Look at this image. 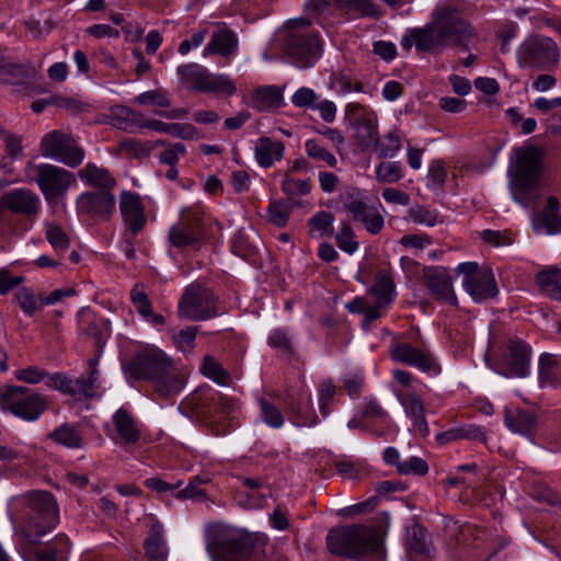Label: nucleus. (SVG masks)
I'll return each mask as SVG.
<instances>
[{"instance_id": "30", "label": "nucleus", "mask_w": 561, "mask_h": 561, "mask_svg": "<svg viewBox=\"0 0 561 561\" xmlns=\"http://www.w3.org/2000/svg\"><path fill=\"white\" fill-rule=\"evenodd\" d=\"M214 561H241L248 554L245 542L240 538H229L215 542L208 548Z\"/></svg>"}, {"instance_id": "34", "label": "nucleus", "mask_w": 561, "mask_h": 561, "mask_svg": "<svg viewBox=\"0 0 561 561\" xmlns=\"http://www.w3.org/2000/svg\"><path fill=\"white\" fill-rule=\"evenodd\" d=\"M238 48V38L236 34L229 30H220L211 35L209 43L204 48L203 55L217 54L228 57L236 53Z\"/></svg>"}, {"instance_id": "18", "label": "nucleus", "mask_w": 561, "mask_h": 561, "mask_svg": "<svg viewBox=\"0 0 561 561\" xmlns=\"http://www.w3.org/2000/svg\"><path fill=\"white\" fill-rule=\"evenodd\" d=\"M404 547L409 561H424L432 556L431 536L426 528L415 520L405 527Z\"/></svg>"}, {"instance_id": "16", "label": "nucleus", "mask_w": 561, "mask_h": 561, "mask_svg": "<svg viewBox=\"0 0 561 561\" xmlns=\"http://www.w3.org/2000/svg\"><path fill=\"white\" fill-rule=\"evenodd\" d=\"M390 354L393 360L415 367L423 373L437 375L440 371L439 364L430 352L409 343L397 344Z\"/></svg>"}, {"instance_id": "9", "label": "nucleus", "mask_w": 561, "mask_h": 561, "mask_svg": "<svg viewBox=\"0 0 561 561\" xmlns=\"http://www.w3.org/2000/svg\"><path fill=\"white\" fill-rule=\"evenodd\" d=\"M217 302L210 288L193 282L185 287L178 304V312L188 321H206L218 316Z\"/></svg>"}, {"instance_id": "32", "label": "nucleus", "mask_w": 561, "mask_h": 561, "mask_svg": "<svg viewBox=\"0 0 561 561\" xmlns=\"http://www.w3.org/2000/svg\"><path fill=\"white\" fill-rule=\"evenodd\" d=\"M284 151L283 142L270 137H261L254 147L255 160L262 168H271L275 162L280 161Z\"/></svg>"}, {"instance_id": "26", "label": "nucleus", "mask_w": 561, "mask_h": 561, "mask_svg": "<svg viewBox=\"0 0 561 561\" xmlns=\"http://www.w3.org/2000/svg\"><path fill=\"white\" fill-rule=\"evenodd\" d=\"M559 209V199L556 196H549L543 209L538 211L533 218L535 231L543 230L548 234L561 233V215Z\"/></svg>"}, {"instance_id": "41", "label": "nucleus", "mask_w": 561, "mask_h": 561, "mask_svg": "<svg viewBox=\"0 0 561 561\" xmlns=\"http://www.w3.org/2000/svg\"><path fill=\"white\" fill-rule=\"evenodd\" d=\"M112 125L127 133H138L146 128L142 115L128 107H119L112 115Z\"/></svg>"}, {"instance_id": "17", "label": "nucleus", "mask_w": 561, "mask_h": 561, "mask_svg": "<svg viewBox=\"0 0 561 561\" xmlns=\"http://www.w3.org/2000/svg\"><path fill=\"white\" fill-rule=\"evenodd\" d=\"M119 211L133 237L137 236L147 224L145 206L136 193L123 191L119 194Z\"/></svg>"}, {"instance_id": "5", "label": "nucleus", "mask_w": 561, "mask_h": 561, "mask_svg": "<svg viewBox=\"0 0 561 561\" xmlns=\"http://www.w3.org/2000/svg\"><path fill=\"white\" fill-rule=\"evenodd\" d=\"M433 20L444 47L454 45L467 49L469 42L476 36L473 26L462 19L460 9L450 0L435 8Z\"/></svg>"}, {"instance_id": "4", "label": "nucleus", "mask_w": 561, "mask_h": 561, "mask_svg": "<svg viewBox=\"0 0 561 561\" xmlns=\"http://www.w3.org/2000/svg\"><path fill=\"white\" fill-rule=\"evenodd\" d=\"M543 154V149L536 146H526L517 154L510 186L514 201L525 207L528 205L526 195L536 187L540 179Z\"/></svg>"}, {"instance_id": "11", "label": "nucleus", "mask_w": 561, "mask_h": 561, "mask_svg": "<svg viewBox=\"0 0 561 561\" xmlns=\"http://www.w3.org/2000/svg\"><path fill=\"white\" fill-rule=\"evenodd\" d=\"M230 401L210 387H201L187 396L180 410L187 416L201 421L209 419L214 412L228 413Z\"/></svg>"}, {"instance_id": "40", "label": "nucleus", "mask_w": 561, "mask_h": 561, "mask_svg": "<svg viewBox=\"0 0 561 561\" xmlns=\"http://www.w3.org/2000/svg\"><path fill=\"white\" fill-rule=\"evenodd\" d=\"M54 443L70 449H79L83 446V439L77 426L64 423L47 435Z\"/></svg>"}, {"instance_id": "35", "label": "nucleus", "mask_w": 561, "mask_h": 561, "mask_svg": "<svg viewBox=\"0 0 561 561\" xmlns=\"http://www.w3.org/2000/svg\"><path fill=\"white\" fill-rule=\"evenodd\" d=\"M207 71L206 67L196 62L182 65L176 69L179 83L184 88L201 93Z\"/></svg>"}, {"instance_id": "8", "label": "nucleus", "mask_w": 561, "mask_h": 561, "mask_svg": "<svg viewBox=\"0 0 561 561\" xmlns=\"http://www.w3.org/2000/svg\"><path fill=\"white\" fill-rule=\"evenodd\" d=\"M0 404L16 417L33 422L38 420L48 408V400L30 388L9 386L0 389Z\"/></svg>"}, {"instance_id": "38", "label": "nucleus", "mask_w": 561, "mask_h": 561, "mask_svg": "<svg viewBox=\"0 0 561 561\" xmlns=\"http://www.w3.org/2000/svg\"><path fill=\"white\" fill-rule=\"evenodd\" d=\"M236 92V83L228 75L207 71L201 93H213L229 98Z\"/></svg>"}, {"instance_id": "56", "label": "nucleus", "mask_w": 561, "mask_h": 561, "mask_svg": "<svg viewBox=\"0 0 561 561\" xmlns=\"http://www.w3.org/2000/svg\"><path fill=\"white\" fill-rule=\"evenodd\" d=\"M45 236L55 251H65L69 248L70 239L60 225L47 222L45 225Z\"/></svg>"}, {"instance_id": "2", "label": "nucleus", "mask_w": 561, "mask_h": 561, "mask_svg": "<svg viewBox=\"0 0 561 561\" xmlns=\"http://www.w3.org/2000/svg\"><path fill=\"white\" fill-rule=\"evenodd\" d=\"M128 370L136 379L151 381L154 389L164 396L178 393L184 386V379L175 373L172 359L153 345L138 351L130 359Z\"/></svg>"}, {"instance_id": "28", "label": "nucleus", "mask_w": 561, "mask_h": 561, "mask_svg": "<svg viewBox=\"0 0 561 561\" xmlns=\"http://www.w3.org/2000/svg\"><path fill=\"white\" fill-rule=\"evenodd\" d=\"M78 176L87 186L111 192L117 184L108 169L94 162L87 163L78 171Z\"/></svg>"}, {"instance_id": "46", "label": "nucleus", "mask_w": 561, "mask_h": 561, "mask_svg": "<svg viewBox=\"0 0 561 561\" xmlns=\"http://www.w3.org/2000/svg\"><path fill=\"white\" fill-rule=\"evenodd\" d=\"M401 138V133L397 128H393L381 138L377 136L373 141L375 142V149L379 158H391L396 156L402 147Z\"/></svg>"}, {"instance_id": "25", "label": "nucleus", "mask_w": 561, "mask_h": 561, "mask_svg": "<svg viewBox=\"0 0 561 561\" xmlns=\"http://www.w3.org/2000/svg\"><path fill=\"white\" fill-rule=\"evenodd\" d=\"M113 425L117 434V442L130 446L141 438V430L138 421L126 409H118L112 416Z\"/></svg>"}, {"instance_id": "51", "label": "nucleus", "mask_w": 561, "mask_h": 561, "mask_svg": "<svg viewBox=\"0 0 561 561\" xmlns=\"http://www.w3.org/2000/svg\"><path fill=\"white\" fill-rule=\"evenodd\" d=\"M305 150L309 158L324 162L330 168H335L337 164L335 156L316 139H308L305 142Z\"/></svg>"}, {"instance_id": "58", "label": "nucleus", "mask_w": 561, "mask_h": 561, "mask_svg": "<svg viewBox=\"0 0 561 561\" xmlns=\"http://www.w3.org/2000/svg\"><path fill=\"white\" fill-rule=\"evenodd\" d=\"M45 385L50 389L76 398L75 379L64 373L49 374L45 379Z\"/></svg>"}, {"instance_id": "12", "label": "nucleus", "mask_w": 561, "mask_h": 561, "mask_svg": "<svg viewBox=\"0 0 561 561\" xmlns=\"http://www.w3.org/2000/svg\"><path fill=\"white\" fill-rule=\"evenodd\" d=\"M463 276L462 286L474 301H483L497 295V286L491 271H481L476 262L460 263L456 268Z\"/></svg>"}, {"instance_id": "7", "label": "nucleus", "mask_w": 561, "mask_h": 561, "mask_svg": "<svg viewBox=\"0 0 561 561\" xmlns=\"http://www.w3.org/2000/svg\"><path fill=\"white\" fill-rule=\"evenodd\" d=\"M36 183L48 205L62 202L68 191L77 184L76 175L65 168L51 163L28 164Z\"/></svg>"}, {"instance_id": "42", "label": "nucleus", "mask_w": 561, "mask_h": 561, "mask_svg": "<svg viewBox=\"0 0 561 561\" xmlns=\"http://www.w3.org/2000/svg\"><path fill=\"white\" fill-rule=\"evenodd\" d=\"M337 12L348 19L357 16H378L379 8L373 0H340Z\"/></svg>"}, {"instance_id": "20", "label": "nucleus", "mask_w": 561, "mask_h": 561, "mask_svg": "<svg viewBox=\"0 0 561 561\" xmlns=\"http://www.w3.org/2000/svg\"><path fill=\"white\" fill-rule=\"evenodd\" d=\"M401 47L410 50L413 45L420 51H433L444 48L436 24L410 28L401 39Z\"/></svg>"}, {"instance_id": "53", "label": "nucleus", "mask_w": 561, "mask_h": 561, "mask_svg": "<svg viewBox=\"0 0 561 561\" xmlns=\"http://www.w3.org/2000/svg\"><path fill=\"white\" fill-rule=\"evenodd\" d=\"M336 394V386L332 379H323L318 385V402L319 410L323 416H328L331 412L332 404Z\"/></svg>"}, {"instance_id": "36", "label": "nucleus", "mask_w": 561, "mask_h": 561, "mask_svg": "<svg viewBox=\"0 0 561 561\" xmlns=\"http://www.w3.org/2000/svg\"><path fill=\"white\" fill-rule=\"evenodd\" d=\"M371 293L379 306H389L396 297V286L391 272L382 268L377 272Z\"/></svg>"}, {"instance_id": "47", "label": "nucleus", "mask_w": 561, "mask_h": 561, "mask_svg": "<svg viewBox=\"0 0 561 561\" xmlns=\"http://www.w3.org/2000/svg\"><path fill=\"white\" fill-rule=\"evenodd\" d=\"M75 382L76 398L92 399L98 396L100 389V371L99 369H94V371H90L87 377L80 376L76 378Z\"/></svg>"}, {"instance_id": "55", "label": "nucleus", "mask_w": 561, "mask_h": 561, "mask_svg": "<svg viewBox=\"0 0 561 561\" xmlns=\"http://www.w3.org/2000/svg\"><path fill=\"white\" fill-rule=\"evenodd\" d=\"M15 299L22 311L32 317L34 313L44 307L39 304V294L36 295L31 288L23 287L15 294Z\"/></svg>"}, {"instance_id": "49", "label": "nucleus", "mask_w": 561, "mask_h": 561, "mask_svg": "<svg viewBox=\"0 0 561 561\" xmlns=\"http://www.w3.org/2000/svg\"><path fill=\"white\" fill-rule=\"evenodd\" d=\"M356 129L363 138L373 141L378 136V116L373 110L360 114L355 123Z\"/></svg>"}, {"instance_id": "27", "label": "nucleus", "mask_w": 561, "mask_h": 561, "mask_svg": "<svg viewBox=\"0 0 561 561\" xmlns=\"http://www.w3.org/2000/svg\"><path fill=\"white\" fill-rule=\"evenodd\" d=\"M47 523H59V508L55 496L47 491H33L28 494V512Z\"/></svg>"}, {"instance_id": "31", "label": "nucleus", "mask_w": 561, "mask_h": 561, "mask_svg": "<svg viewBox=\"0 0 561 561\" xmlns=\"http://www.w3.org/2000/svg\"><path fill=\"white\" fill-rule=\"evenodd\" d=\"M251 104L259 112L277 110L284 104L283 90L276 85L260 87L253 91Z\"/></svg>"}, {"instance_id": "22", "label": "nucleus", "mask_w": 561, "mask_h": 561, "mask_svg": "<svg viewBox=\"0 0 561 561\" xmlns=\"http://www.w3.org/2000/svg\"><path fill=\"white\" fill-rule=\"evenodd\" d=\"M57 525L56 523H47L45 518L27 513L16 533L20 551L38 545L42 538Z\"/></svg>"}, {"instance_id": "43", "label": "nucleus", "mask_w": 561, "mask_h": 561, "mask_svg": "<svg viewBox=\"0 0 561 561\" xmlns=\"http://www.w3.org/2000/svg\"><path fill=\"white\" fill-rule=\"evenodd\" d=\"M536 283L549 298L561 300V268L550 267L536 275Z\"/></svg>"}, {"instance_id": "24", "label": "nucleus", "mask_w": 561, "mask_h": 561, "mask_svg": "<svg viewBox=\"0 0 561 561\" xmlns=\"http://www.w3.org/2000/svg\"><path fill=\"white\" fill-rule=\"evenodd\" d=\"M531 348L520 340L507 344L505 356L506 368L510 376L524 378L529 374Z\"/></svg>"}, {"instance_id": "3", "label": "nucleus", "mask_w": 561, "mask_h": 561, "mask_svg": "<svg viewBox=\"0 0 561 561\" xmlns=\"http://www.w3.org/2000/svg\"><path fill=\"white\" fill-rule=\"evenodd\" d=\"M283 49L297 67L307 68L318 60L321 54V42L311 23L300 19L286 26Z\"/></svg>"}, {"instance_id": "61", "label": "nucleus", "mask_w": 561, "mask_h": 561, "mask_svg": "<svg viewBox=\"0 0 561 561\" xmlns=\"http://www.w3.org/2000/svg\"><path fill=\"white\" fill-rule=\"evenodd\" d=\"M134 102L139 105H154L162 108H168L171 105L168 93L162 89L142 92L135 98Z\"/></svg>"}, {"instance_id": "44", "label": "nucleus", "mask_w": 561, "mask_h": 561, "mask_svg": "<svg viewBox=\"0 0 561 561\" xmlns=\"http://www.w3.org/2000/svg\"><path fill=\"white\" fill-rule=\"evenodd\" d=\"M340 199L344 208L352 215L353 220L358 218L368 206L367 196L356 187H346L340 194Z\"/></svg>"}, {"instance_id": "29", "label": "nucleus", "mask_w": 561, "mask_h": 561, "mask_svg": "<svg viewBox=\"0 0 561 561\" xmlns=\"http://www.w3.org/2000/svg\"><path fill=\"white\" fill-rule=\"evenodd\" d=\"M538 381L542 388L561 389V363L556 355L549 353L540 355Z\"/></svg>"}, {"instance_id": "6", "label": "nucleus", "mask_w": 561, "mask_h": 561, "mask_svg": "<svg viewBox=\"0 0 561 561\" xmlns=\"http://www.w3.org/2000/svg\"><path fill=\"white\" fill-rule=\"evenodd\" d=\"M516 60L523 69L552 71L560 65V48L551 37L531 35L518 46Z\"/></svg>"}, {"instance_id": "21", "label": "nucleus", "mask_w": 561, "mask_h": 561, "mask_svg": "<svg viewBox=\"0 0 561 561\" xmlns=\"http://www.w3.org/2000/svg\"><path fill=\"white\" fill-rule=\"evenodd\" d=\"M396 397L402 405L407 417L412 422L413 431L426 437L430 434V428L421 396L414 391H397Z\"/></svg>"}, {"instance_id": "48", "label": "nucleus", "mask_w": 561, "mask_h": 561, "mask_svg": "<svg viewBox=\"0 0 561 561\" xmlns=\"http://www.w3.org/2000/svg\"><path fill=\"white\" fill-rule=\"evenodd\" d=\"M201 371L204 376L211 379L220 386H227L229 382V374L226 369L210 355H206L201 365Z\"/></svg>"}, {"instance_id": "45", "label": "nucleus", "mask_w": 561, "mask_h": 561, "mask_svg": "<svg viewBox=\"0 0 561 561\" xmlns=\"http://www.w3.org/2000/svg\"><path fill=\"white\" fill-rule=\"evenodd\" d=\"M334 215L327 210H319L308 220L309 234L312 238H324L333 234Z\"/></svg>"}, {"instance_id": "10", "label": "nucleus", "mask_w": 561, "mask_h": 561, "mask_svg": "<svg viewBox=\"0 0 561 561\" xmlns=\"http://www.w3.org/2000/svg\"><path fill=\"white\" fill-rule=\"evenodd\" d=\"M41 152L69 168L79 167L85 157L84 149L75 137L59 130L49 131L42 138Z\"/></svg>"}, {"instance_id": "52", "label": "nucleus", "mask_w": 561, "mask_h": 561, "mask_svg": "<svg viewBox=\"0 0 561 561\" xmlns=\"http://www.w3.org/2000/svg\"><path fill=\"white\" fill-rule=\"evenodd\" d=\"M282 191L288 197H300L310 193L311 182L310 179H294L288 173L285 174L282 181Z\"/></svg>"}, {"instance_id": "19", "label": "nucleus", "mask_w": 561, "mask_h": 561, "mask_svg": "<svg viewBox=\"0 0 561 561\" xmlns=\"http://www.w3.org/2000/svg\"><path fill=\"white\" fill-rule=\"evenodd\" d=\"M71 552V541L65 534H58L45 547H34L21 550L24 561H68Z\"/></svg>"}, {"instance_id": "63", "label": "nucleus", "mask_w": 561, "mask_h": 561, "mask_svg": "<svg viewBox=\"0 0 561 561\" xmlns=\"http://www.w3.org/2000/svg\"><path fill=\"white\" fill-rule=\"evenodd\" d=\"M291 207L280 201H271L267 214L270 221L276 227L283 228L287 225Z\"/></svg>"}, {"instance_id": "64", "label": "nucleus", "mask_w": 561, "mask_h": 561, "mask_svg": "<svg viewBox=\"0 0 561 561\" xmlns=\"http://www.w3.org/2000/svg\"><path fill=\"white\" fill-rule=\"evenodd\" d=\"M144 547L146 554L152 561H167V548L160 536H150L146 539Z\"/></svg>"}, {"instance_id": "57", "label": "nucleus", "mask_w": 561, "mask_h": 561, "mask_svg": "<svg viewBox=\"0 0 561 561\" xmlns=\"http://www.w3.org/2000/svg\"><path fill=\"white\" fill-rule=\"evenodd\" d=\"M354 220L362 221L367 232L374 236L378 234L385 226V219L379 213L378 208L369 205L367 206L366 210L363 211L360 216Z\"/></svg>"}, {"instance_id": "1", "label": "nucleus", "mask_w": 561, "mask_h": 561, "mask_svg": "<svg viewBox=\"0 0 561 561\" xmlns=\"http://www.w3.org/2000/svg\"><path fill=\"white\" fill-rule=\"evenodd\" d=\"M328 550L353 561H386L383 538L375 525L354 524L334 527L328 531Z\"/></svg>"}, {"instance_id": "62", "label": "nucleus", "mask_w": 561, "mask_h": 561, "mask_svg": "<svg viewBox=\"0 0 561 561\" xmlns=\"http://www.w3.org/2000/svg\"><path fill=\"white\" fill-rule=\"evenodd\" d=\"M210 479L207 477H194L184 489L178 491L176 499H206V492L202 485L208 483Z\"/></svg>"}, {"instance_id": "39", "label": "nucleus", "mask_w": 561, "mask_h": 561, "mask_svg": "<svg viewBox=\"0 0 561 561\" xmlns=\"http://www.w3.org/2000/svg\"><path fill=\"white\" fill-rule=\"evenodd\" d=\"M506 427L517 434L529 436L536 426L535 416L524 410H505Z\"/></svg>"}, {"instance_id": "37", "label": "nucleus", "mask_w": 561, "mask_h": 561, "mask_svg": "<svg viewBox=\"0 0 561 561\" xmlns=\"http://www.w3.org/2000/svg\"><path fill=\"white\" fill-rule=\"evenodd\" d=\"M145 126L148 129L169 134L173 137H178L181 139H194L197 137V130L192 124L187 123H164L159 119H146Z\"/></svg>"}, {"instance_id": "54", "label": "nucleus", "mask_w": 561, "mask_h": 561, "mask_svg": "<svg viewBox=\"0 0 561 561\" xmlns=\"http://www.w3.org/2000/svg\"><path fill=\"white\" fill-rule=\"evenodd\" d=\"M335 241L340 250L347 254L355 253L359 243L355 240V232L353 231L350 222L343 221L335 234Z\"/></svg>"}, {"instance_id": "13", "label": "nucleus", "mask_w": 561, "mask_h": 561, "mask_svg": "<svg viewBox=\"0 0 561 561\" xmlns=\"http://www.w3.org/2000/svg\"><path fill=\"white\" fill-rule=\"evenodd\" d=\"M0 209L28 220H34L42 209V199L31 188L16 187L1 195Z\"/></svg>"}, {"instance_id": "60", "label": "nucleus", "mask_w": 561, "mask_h": 561, "mask_svg": "<svg viewBox=\"0 0 561 561\" xmlns=\"http://www.w3.org/2000/svg\"><path fill=\"white\" fill-rule=\"evenodd\" d=\"M261 419L273 428H279L284 425L285 419L280 410L266 399H260Z\"/></svg>"}, {"instance_id": "59", "label": "nucleus", "mask_w": 561, "mask_h": 561, "mask_svg": "<svg viewBox=\"0 0 561 561\" xmlns=\"http://www.w3.org/2000/svg\"><path fill=\"white\" fill-rule=\"evenodd\" d=\"M403 178L402 165L398 161L381 162L376 169V179L380 183H394Z\"/></svg>"}, {"instance_id": "14", "label": "nucleus", "mask_w": 561, "mask_h": 561, "mask_svg": "<svg viewBox=\"0 0 561 561\" xmlns=\"http://www.w3.org/2000/svg\"><path fill=\"white\" fill-rule=\"evenodd\" d=\"M203 236L202 215L197 210H185L176 224L169 230V241L172 247L185 250L196 245Z\"/></svg>"}, {"instance_id": "33", "label": "nucleus", "mask_w": 561, "mask_h": 561, "mask_svg": "<svg viewBox=\"0 0 561 561\" xmlns=\"http://www.w3.org/2000/svg\"><path fill=\"white\" fill-rule=\"evenodd\" d=\"M288 409L290 420L296 426H313L318 423L310 394H301L299 398L294 399Z\"/></svg>"}, {"instance_id": "23", "label": "nucleus", "mask_w": 561, "mask_h": 561, "mask_svg": "<svg viewBox=\"0 0 561 561\" xmlns=\"http://www.w3.org/2000/svg\"><path fill=\"white\" fill-rule=\"evenodd\" d=\"M424 282L428 290L437 300L456 306L457 297L454 291L451 277L444 267H430L425 270Z\"/></svg>"}, {"instance_id": "15", "label": "nucleus", "mask_w": 561, "mask_h": 561, "mask_svg": "<svg viewBox=\"0 0 561 561\" xmlns=\"http://www.w3.org/2000/svg\"><path fill=\"white\" fill-rule=\"evenodd\" d=\"M115 205V196L107 191L84 192L76 201L79 216L104 221L112 217Z\"/></svg>"}, {"instance_id": "50", "label": "nucleus", "mask_w": 561, "mask_h": 561, "mask_svg": "<svg viewBox=\"0 0 561 561\" xmlns=\"http://www.w3.org/2000/svg\"><path fill=\"white\" fill-rule=\"evenodd\" d=\"M408 218L416 225H423L426 227H434L442 221L435 209H430L417 204L409 208Z\"/></svg>"}]
</instances>
